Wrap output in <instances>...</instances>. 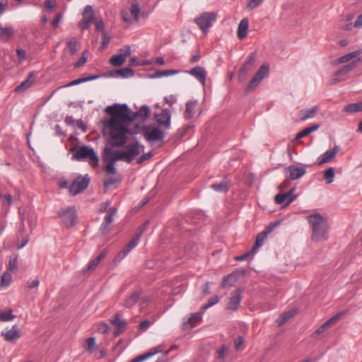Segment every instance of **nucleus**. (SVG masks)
Instances as JSON below:
<instances>
[{
  "label": "nucleus",
  "mask_w": 362,
  "mask_h": 362,
  "mask_svg": "<svg viewBox=\"0 0 362 362\" xmlns=\"http://www.w3.org/2000/svg\"><path fill=\"white\" fill-rule=\"evenodd\" d=\"M13 34V30L11 27H4L2 24H0V38L6 41Z\"/></svg>",
  "instance_id": "obj_35"
},
{
  "label": "nucleus",
  "mask_w": 362,
  "mask_h": 362,
  "mask_svg": "<svg viewBox=\"0 0 362 362\" xmlns=\"http://www.w3.org/2000/svg\"><path fill=\"white\" fill-rule=\"evenodd\" d=\"M279 222H272L270 223L265 228L264 230L258 233L256 237V240L252 246V251L253 253H255L257 250L262 247L265 240L267 239L268 235L273 230V229L279 225Z\"/></svg>",
  "instance_id": "obj_10"
},
{
  "label": "nucleus",
  "mask_w": 362,
  "mask_h": 362,
  "mask_svg": "<svg viewBox=\"0 0 362 362\" xmlns=\"http://www.w3.org/2000/svg\"><path fill=\"white\" fill-rule=\"evenodd\" d=\"M334 170L332 167L327 168L324 172V178L327 184H330L334 181Z\"/></svg>",
  "instance_id": "obj_41"
},
{
  "label": "nucleus",
  "mask_w": 362,
  "mask_h": 362,
  "mask_svg": "<svg viewBox=\"0 0 362 362\" xmlns=\"http://www.w3.org/2000/svg\"><path fill=\"white\" fill-rule=\"evenodd\" d=\"M140 11L141 9L139 3L136 1L133 2L131 5L130 13L134 17L135 23H137L139 20Z\"/></svg>",
  "instance_id": "obj_38"
},
{
  "label": "nucleus",
  "mask_w": 362,
  "mask_h": 362,
  "mask_svg": "<svg viewBox=\"0 0 362 362\" xmlns=\"http://www.w3.org/2000/svg\"><path fill=\"white\" fill-rule=\"evenodd\" d=\"M295 315V312L293 310H290L286 313H283L279 320H278V325H281L286 322L290 318H291Z\"/></svg>",
  "instance_id": "obj_42"
},
{
  "label": "nucleus",
  "mask_w": 362,
  "mask_h": 362,
  "mask_svg": "<svg viewBox=\"0 0 362 362\" xmlns=\"http://www.w3.org/2000/svg\"><path fill=\"white\" fill-rule=\"evenodd\" d=\"M157 123L165 129L170 127L171 112L168 109H163L161 112L155 115Z\"/></svg>",
  "instance_id": "obj_12"
},
{
  "label": "nucleus",
  "mask_w": 362,
  "mask_h": 362,
  "mask_svg": "<svg viewBox=\"0 0 362 362\" xmlns=\"http://www.w3.org/2000/svg\"><path fill=\"white\" fill-rule=\"evenodd\" d=\"M67 47H69L71 54H74L77 51V47H78V42L75 37L71 38L67 42H66Z\"/></svg>",
  "instance_id": "obj_49"
},
{
  "label": "nucleus",
  "mask_w": 362,
  "mask_h": 362,
  "mask_svg": "<svg viewBox=\"0 0 362 362\" xmlns=\"http://www.w3.org/2000/svg\"><path fill=\"white\" fill-rule=\"evenodd\" d=\"M218 301H219V297L218 296H214L209 300V301L206 304L204 305L201 308V310H203L204 311H205L208 308H211V306H213L215 304H216L217 303H218Z\"/></svg>",
  "instance_id": "obj_51"
},
{
  "label": "nucleus",
  "mask_w": 362,
  "mask_h": 362,
  "mask_svg": "<svg viewBox=\"0 0 362 362\" xmlns=\"http://www.w3.org/2000/svg\"><path fill=\"white\" fill-rule=\"evenodd\" d=\"M361 50H358L344 54L338 58L334 64H338L347 62L354 59V57H357L358 54H361Z\"/></svg>",
  "instance_id": "obj_33"
},
{
  "label": "nucleus",
  "mask_w": 362,
  "mask_h": 362,
  "mask_svg": "<svg viewBox=\"0 0 362 362\" xmlns=\"http://www.w3.org/2000/svg\"><path fill=\"white\" fill-rule=\"evenodd\" d=\"M125 61H126V59L120 54H117V55H113L110 59V63L113 66H120L125 62Z\"/></svg>",
  "instance_id": "obj_40"
},
{
  "label": "nucleus",
  "mask_w": 362,
  "mask_h": 362,
  "mask_svg": "<svg viewBox=\"0 0 362 362\" xmlns=\"http://www.w3.org/2000/svg\"><path fill=\"white\" fill-rule=\"evenodd\" d=\"M93 16L94 15L93 7L90 5L86 6L83 13V18L87 19V18H90V20L93 21Z\"/></svg>",
  "instance_id": "obj_50"
},
{
  "label": "nucleus",
  "mask_w": 362,
  "mask_h": 362,
  "mask_svg": "<svg viewBox=\"0 0 362 362\" xmlns=\"http://www.w3.org/2000/svg\"><path fill=\"white\" fill-rule=\"evenodd\" d=\"M285 172L288 175V179L295 180L303 177L305 174L306 170L304 168L291 165L285 169Z\"/></svg>",
  "instance_id": "obj_16"
},
{
  "label": "nucleus",
  "mask_w": 362,
  "mask_h": 362,
  "mask_svg": "<svg viewBox=\"0 0 362 362\" xmlns=\"http://www.w3.org/2000/svg\"><path fill=\"white\" fill-rule=\"evenodd\" d=\"M121 181L122 177L119 175L109 177L107 180H105L103 183L105 192H106L111 185L120 182Z\"/></svg>",
  "instance_id": "obj_39"
},
{
  "label": "nucleus",
  "mask_w": 362,
  "mask_h": 362,
  "mask_svg": "<svg viewBox=\"0 0 362 362\" xmlns=\"http://www.w3.org/2000/svg\"><path fill=\"white\" fill-rule=\"evenodd\" d=\"M319 128H320L319 124H313L310 127H308L304 129L303 130H302L301 132H298L296 136V139L298 140L305 136H308L310 133L317 130Z\"/></svg>",
  "instance_id": "obj_31"
},
{
  "label": "nucleus",
  "mask_w": 362,
  "mask_h": 362,
  "mask_svg": "<svg viewBox=\"0 0 362 362\" xmlns=\"http://www.w3.org/2000/svg\"><path fill=\"white\" fill-rule=\"evenodd\" d=\"M109 129L108 143L112 146L122 147L127 141L129 129L125 124H105Z\"/></svg>",
  "instance_id": "obj_2"
},
{
  "label": "nucleus",
  "mask_w": 362,
  "mask_h": 362,
  "mask_svg": "<svg viewBox=\"0 0 362 362\" xmlns=\"http://www.w3.org/2000/svg\"><path fill=\"white\" fill-rule=\"evenodd\" d=\"M148 358H150V354H148V353L147 352L144 354L135 357L134 358L132 359L129 362H142L143 361Z\"/></svg>",
  "instance_id": "obj_61"
},
{
  "label": "nucleus",
  "mask_w": 362,
  "mask_h": 362,
  "mask_svg": "<svg viewBox=\"0 0 362 362\" xmlns=\"http://www.w3.org/2000/svg\"><path fill=\"white\" fill-rule=\"evenodd\" d=\"M204 313V311L202 310L200 312L192 314L191 317L188 319L187 323L190 324L192 327H194L197 322L202 320Z\"/></svg>",
  "instance_id": "obj_37"
},
{
  "label": "nucleus",
  "mask_w": 362,
  "mask_h": 362,
  "mask_svg": "<svg viewBox=\"0 0 362 362\" xmlns=\"http://www.w3.org/2000/svg\"><path fill=\"white\" fill-rule=\"evenodd\" d=\"M269 73V67L267 65L263 64L259 67L257 73L255 74L252 79L248 83L245 88V94L249 93L251 90L255 88L261 81Z\"/></svg>",
  "instance_id": "obj_11"
},
{
  "label": "nucleus",
  "mask_w": 362,
  "mask_h": 362,
  "mask_svg": "<svg viewBox=\"0 0 362 362\" xmlns=\"http://www.w3.org/2000/svg\"><path fill=\"white\" fill-rule=\"evenodd\" d=\"M144 146H140L139 141H136L132 144L125 146V151H114L115 162L117 160H124L131 163L141 152L144 151Z\"/></svg>",
  "instance_id": "obj_5"
},
{
  "label": "nucleus",
  "mask_w": 362,
  "mask_h": 362,
  "mask_svg": "<svg viewBox=\"0 0 362 362\" xmlns=\"http://www.w3.org/2000/svg\"><path fill=\"white\" fill-rule=\"evenodd\" d=\"M216 16L217 13L215 12H204L194 19V22L204 33H206L216 21Z\"/></svg>",
  "instance_id": "obj_6"
},
{
  "label": "nucleus",
  "mask_w": 362,
  "mask_h": 362,
  "mask_svg": "<svg viewBox=\"0 0 362 362\" xmlns=\"http://www.w3.org/2000/svg\"><path fill=\"white\" fill-rule=\"evenodd\" d=\"M105 112L110 116V119L105 124H126L134 122V117H131V112L126 104H115L107 106Z\"/></svg>",
  "instance_id": "obj_1"
},
{
  "label": "nucleus",
  "mask_w": 362,
  "mask_h": 362,
  "mask_svg": "<svg viewBox=\"0 0 362 362\" xmlns=\"http://www.w3.org/2000/svg\"><path fill=\"white\" fill-rule=\"evenodd\" d=\"M62 14L61 13H58L56 14L54 19L52 22V25L53 28H57L59 26V24L62 21Z\"/></svg>",
  "instance_id": "obj_58"
},
{
  "label": "nucleus",
  "mask_w": 362,
  "mask_h": 362,
  "mask_svg": "<svg viewBox=\"0 0 362 362\" xmlns=\"http://www.w3.org/2000/svg\"><path fill=\"white\" fill-rule=\"evenodd\" d=\"M344 314H345V311H342V312L338 313L337 314H336L335 315H334L333 317L329 318L328 320H327L324 323L325 326L327 328H328L329 327L332 326L335 322H337L338 320H339Z\"/></svg>",
  "instance_id": "obj_43"
},
{
  "label": "nucleus",
  "mask_w": 362,
  "mask_h": 362,
  "mask_svg": "<svg viewBox=\"0 0 362 362\" xmlns=\"http://www.w3.org/2000/svg\"><path fill=\"white\" fill-rule=\"evenodd\" d=\"M189 74L194 76L203 86L205 85L206 71L201 66H195L187 71Z\"/></svg>",
  "instance_id": "obj_22"
},
{
  "label": "nucleus",
  "mask_w": 362,
  "mask_h": 362,
  "mask_svg": "<svg viewBox=\"0 0 362 362\" xmlns=\"http://www.w3.org/2000/svg\"><path fill=\"white\" fill-rule=\"evenodd\" d=\"M18 268V256L14 255L10 257L8 265L7 267L8 272H13Z\"/></svg>",
  "instance_id": "obj_45"
},
{
  "label": "nucleus",
  "mask_w": 362,
  "mask_h": 362,
  "mask_svg": "<svg viewBox=\"0 0 362 362\" xmlns=\"http://www.w3.org/2000/svg\"><path fill=\"white\" fill-rule=\"evenodd\" d=\"M245 339L242 336H238L234 342L235 348L237 351L241 350L243 348Z\"/></svg>",
  "instance_id": "obj_53"
},
{
  "label": "nucleus",
  "mask_w": 362,
  "mask_h": 362,
  "mask_svg": "<svg viewBox=\"0 0 362 362\" xmlns=\"http://www.w3.org/2000/svg\"><path fill=\"white\" fill-rule=\"evenodd\" d=\"M1 335L4 337V339L6 341L15 342L20 337L18 326L15 325L11 327V329L2 332Z\"/></svg>",
  "instance_id": "obj_21"
},
{
  "label": "nucleus",
  "mask_w": 362,
  "mask_h": 362,
  "mask_svg": "<svg viewBox=\"0 0 362 362\" xmlns=\"http://www.w3.org/2000/svg\"><path fill=\"white\" fill-rule=\"evenodd\" d=\"M361 62V58H358L356 60L351 62L349 64L344 65L339 70L335 73V76H338L342 74H346L356 68L358 63Z\"/></svg>",
  "instance_id": "obj_26"
},
{
  "label": "nucleus",
  "mask_w": 362,
  "mask_h": 362,
  "mask_svg": "<svg viewBox=\"0 0 362 362\" xmlns=\"http://www.w3.org/2000/svg\"><path fill=\"white\" fill-rule=\"evenodd\" d=\"M87 61V58L85 56V54L83 53L82 56L80 57V59L74 64V66L75 68H79L81 66H83Z\"/></svg>",
  "instance_id": "obj_62"
},
{
  "label": "nucleus",
  "mask_w": 362,
  "mask_h": 362,
  "mask_svg": "<svg viewBox=\"0 0 362 362\" xmlns=\"http://www.w3.org/2000/svg\"><path fill=\"white\" fill-rule=\"evenodd\" d=\"M71 152L73 153V160H88L91 167L97 168L98 166L99 158L93 148L88 146L74 147L71 148Z\"/></svg>",
  "instance_id": "obj_4"
},
{
  "label": "nucleus",
  "mask_w": 362,
  "mask_h": 362,
  "mask_svg": "<svg viewBox=\"0 0 362 362\" xmlns=\"http://www.w3.org/2000/svg\"><path fill=\"white\" fill-rule=\"evenodd\" d=\"M106 254L105 250L102 251L97 257L90 261L86 270L90 271L95 269L100 262L105 257Z\"/></svg>",
  "instance_id": "obj_32"
},
{
  "label": "nucleus",
  "mask_w": 362,
  "mask_h": 362,
  "mask_svg": "<svg viewBox=\"0 0 362 362\" xmlns=\"http://www.w3.org/2000/svg\"><path fill=\"white\" fill-rule=\"evenodd\" d=\"M33 73H30L25 81H23L20 85L16 86L15 90L16 92H21L28 89L33 83V81H31V78L33 77Z\"/></svg>",
  "instance_id": "obj_36"
},
{
  "label": "nucleus",
  "mask_w": 362,
  "mask_h": 362,
  "mask_svg": "<svg viewBox=\"0 0 362 362\" xmlns=\"http://www.w3.org/2000/svg\"><path fill=\"white\" fill-rule=\"evenodd\" d=\"M120 54L126 59L127 57L132 53L131 47L129 45L125 46L123 49H119Z\"/></svg>",
  "instance_id": "obj_59"
},
{
  "label": "nucleus",
  "mask_w": 362,
  "mask_h": 362,
  "mask_svg": "<svg viewBox=\"0 0 362 362\" xmlns=\"http://www.w3.org/2000/svg\"><path fill=\"white\" fill-rule=\"evenodd\" d=\"M308 221L312 228L313 240L318 242L328 238L327 221L320 214L308 216Z\"/></svg>",
  "instance_id": "obj_3"
},
{
  "label": "nucleus",
  "mask_w": 362,
  "mask_h": 362,
  "mask_svg": "<svg viewBox=\"0 0 362 362\" xmlns=\"http://www.w3.org/2000/svg\"><path fill=\"white\" fill-rule=\"evenodd\" d=\"M15 316L12 314V310L7 311H0V321L8 322L14 319Z\"/></svg>",
  "instance_id": "obj_46"
},
{
  "label": "nucleus",
  "mask_w": 362,
  "mask_h": 362,
  "mask_svg": "<svg viewBox=\"0 0 362 362\" xmlns=\"http://www.w3.org/2000/svg\"><path fill=\"white\" fill-rule=\"evenodd\" d=\"M249 27V20L247 18H243L238 27L237 36L238 39L243 40L246 37L247 35V30Z\"/></svg>",
  "instance_id": "obj_24"
},
{
  "label": "nucleus",
  "mask_w": 362,
  "mask_h": 362,
  "mask_svg": "<svg viewBox=\"0 0 362 362\" xmlns=\"http://www.w3.org/2000/svg\"><path fill=\"white\" fill-rule=\"evenodd\" d=\"M211 187L216 192H227L229 187V181L226 179H223L219 183H215L211 185Z\"/></svg>",
  "instance_id": "obj_28"
},
{
  "label": "nucleus",
  "mask_w": 362,
  "mask_h": 362,
  "mask_svg": "<svg viewBox=\"0 0 362 362\" xmlns=\"http://www.w3.org/2000/svg\"><path fill=\"white\" fill-rule=\"evenodd\" d=\"M120 316V313H116L110 319V322L117 327V331L115 333V335H119L127 325V322L125 320H121Z\"/></svg>",
  "instance_id": "obj_23"
},
{
  "label": "nucleus",
  "mask_w": 362,
  "mask_h": 362,
  "mask_svg": "<svg viewBox=\"0 0 362 362\" xmlns=\"http://www.w3.org/2000/svg\"><path fill=\"white\" fill-rule=\"evenodd\" d=\"M178 72H179V71L173 70V69L158 71L155 73L154 76L157 77V78H160V77H163V76H168L170 75H174L175 74H177Z\"/></svg>",
  "instance_id": "obj_48"
},
{
  "label": "nucleus",
  "mask_w": 362,
  "mask_h": 362,
  "mask_svg": "<svg viewBox=\"0 0 362 362\" xmlns=\"http://www.w3.org/2000/svg\"><path fill=\"white\" fill-rule=\"evenodd\" d=\"M153 156L152 153L151 152L144 153L142 156H141L136 160L137 163L141 164L145 160H147L150 159Z\"/></svg>",
  "instance_id": "obj_63"
},
{
  "label": "nucleus",
  "mask_w": 362,
  "mask_h": 362,
  "mask_svg": "<svg viewBox=\"0 0 362 362\" xmlns=\"http://www.w3.org/2000/svg\"><path fill=\"white\" fill-rule=\"evenodd\" d=\"M318 110L319 107L317 105H315L311 109L300 110L299 112L300 120L305 121L308 119L313 118L315 115Z\"/></svg>",
  "instance_id": "obj_25"
},
{
  "label": "nucleus",
  "mask_w": 362,
  "mask_h": 362,
  "mask_svg": "<svg viewBox=\"0 0 362 362\" xmlns=\"http://www.w3.org/2000/svg\"><path fill=\"white\" fill-rule=\"evenodd\" d=\"M117 214V209L112 207L108 210L107 214L104 218L103 223L100 227V230L103 234H105L107 232L108 226L112 223L113 218Z\"/></svg>",
  "instance_id": "obj_19"
},
{
  "label": "nucleus",
  "mask_w": 362,
  "mask_h": 362,
  "mask_svg": "<svg viewBox=\"0 0 362 362\" xmlns=\"http://www.w3.org/2000/svg\"><path fill=\"white\" fill-rule=\"evenodd\" d=\"M93 21L90 20V18H87V19L82 18L80 22L78 23V26L82 30H86L89 28L90 25L91 24Z\"/></svg>",
  "instance_id": "obj_54"
},
{
  "label": "nucleus",
  "mask_w": 362,
  "mask_h": 362,
  "mask_svg": "<svg viewBox=\"0 0 362 362\" xmlns=\"http://www.w3.org/2000/svg\"><path fill=\"white\" fill-rule=\"evenodd\" d=\"M262 1L263 0H250L247 5V8L250 10L254 9L258 7Z\"/></svg>",
  "instance_id": "obj_57"
},
{
  "label": "nucleus",
  "mask_w": 362,
  "mask_h": 362,
  "mask_svg": "<svg viewBox=\"0 0 362 362\" xmlns=\"http://www.w3.org/2000/svg\"><path fill=\"white\" fill-rule=\"evenodd\" d=\"M105 171L107 175H116L117 170L115 167V163H106Z\"/></svg>",
  "instance_id": "obj_55"
},
{
  "label": "nucleus",
  "mask_w": 362,
  "mask_h": 362,
  "mask_svg": "<svg viewBox=\"0 0 362 362\" xmlns=\"http://www.w3.org/2000/svg\"><path fill=\"white\" fill-rule=\"evenodd\" d=\"M98 331L103 334L107 333L110 331V327L106 323H100L98 326Z\"/></svg>",
  "instance_id": "obj_60"
},
{
  "label": "nucleus",
  "mask_w": 362,
  "mask_h": 362,
  "mask_svg": "<svg viewBox=\"0 0 362 362\" xmlns=\"http://www.w3.org/2000/svg\"><path fill=\"white\" fill-rule=\"evenodd\" d=\"M140 298V293L135 291L129 296L124 303V305L127 308H132L136 305Z\"/></svg>",
  "instance_id": "obj_29"
},
{
  "label": "nucleus",
  "mask_w": 362,
  "mask_h": 362,
  "mask_svg": "<svg viewBox=\"0 0 362 362\" xmlns=\"http://www.w3.org/2000/svg\"><path fill=\"white\" fill-rule=\"evenodd\" d=\"M115 73H117L119 76H122V78H129L133 76L134 74V71L129 67H124L121 69L116 70Z\"/></svg>",
  "instance_id": "obj_44"
},
{
  "label": "nucleus",
  "mask_w": 362,
  "mask_h": 362,
  "mask_svg": "<svg viewBox=\"0 0 362 362\" xmlns=\"http://www.w3.org/2000/svg\"><path fill=\"white\" fill-rule=\"evenodd\" d=\"M144 136L148 141H160L163 139L164 134L158 127H154L150 130L145 131Z\"/></svg>",
  "instance_id": "obj_18"
},
{
  "label": "nucleus",
  "mask_w": 362,
  "mask_h": 362,
  "mask_svg": "<svg viewBox=\"0 0 362 362\" xmlns=\"http://www.w3.org/2000/svg\"><path fill=\"white\" fill-rule=\"evenodd\" d=\"M90 177L88 175L78 176L75 180H74L69 187L70 194L72 196H76L81 193L88 187Z\"/></svg>",
  "instance_id": "obj_8"
},
{
  "label": "nucleus",
  "mask_w": 362,
  "mask_h": 362,
  "mask_svg": "<svg viewBox=\"0 0 362 362\" xmlns=\"http://www.w3.org/2000/svg\"><path fill=\"white\" fill-rule=\"evenodd\" d=\"M294 191L295 188L293 187L284 194H277L274 198L275 202L284 206L289 205L296 198V195H293Z\"/></svg>",
  "instance_id": "obj_14"
},
{
  "label": "nucleus",
  "mask_w": 362,
  "mask_h": 362,
  "mask_svg": "<svg viewBox=\"0 0 362 362\" xmlns=\"http://www.w3.org/2000/svg\"><path fill=\"white\" fill-rule=\"evenodd\" d=\"M237 280V276L232 273L223 277V281L221 284V286L223 288L225 287H231L234 285L235 282Z\"/></svg>",
  "instance_id": "obj_34"
},
{
  "label": "nucleus",
  "mask_w": 362,
  "mask_h": 362,
  "mask_svg": "<svg viewBox=\"0 0 362 362\" xmlns=\"http://www.w3.org/2000/svg\"><path fill=\"white\" fill-rule=\"evenodd\" d=\"M255 54L252 53L249 57L247 60L245 62V63L243 65V66L240 68L238 74V77L240 81H243L247 74L249 73L255 64Z\"/></svg>",
  "instance_id": "obj_17"
},
{
  "label": "nucleus",
  "mask_w": 362,
  "mask_h": 362,
  "mask_svg": "<svg viewBox=\"0 0 362 362\" xmlns=\"http://www.w3.org/2000/svg\"><path fill=\"white\" fill-rule=\"evenodd\" d=\"M102 158L105 163H115L114 151L110 147H105L103 149Z\"/></svg>",
  "instance_id": "obj_27"
},
{
  "label": "nucleus",
  "mask_w": 362,
  "mask_h": 362,
  "mask_svg": "<svg viewBox=\"0 0 362 362\" xmlns=\"http://www.w3.org/2000/svg\"><path fill=\"white\" fill-rule=\"evenodd\" d=\"M99 77H100L99 75H93V76H90L79 78L76 79V81L77 84L78 85V84H81L84 82L97 79Z\"/></svg>",
  "instance_id": "obj_56"
},
{
  "label": "nucleus",
  "mask_w": 362,
  "mask_h": 362,
  "mask_svg": "<svg viewBox=\"0 0 362 362\" xmlns=\"http://www.w3.org/2000/svg\"><path fill=\"white\" fill-rule=\"evenodd\" d=\"M150 108L147 105H142L140 109L134 112H131V117H134V122L139 120L144 122L149 117Z\"/></svg>",
  "instance_id": "obj_20"
},
{
  "label": "nucleus",
  "mask_w": 362,
  "mask_h": 362,
  "mask_svg": "<svg viewBox=\"0 0 362 362\" xmlns=\"http://www.w3.org/2000/svg\"><path fill=\"white\" fill-rule=\"evenodd\" d=\"M242 290L237 288L230 293V297L228 298L226 308L230 310H236L242 300Z\"/></svg>",
  "instance_id": "obj_13"
},
{
  "label": "nucleus",
  "mask_w": 362,
  "mask_h": 362,
  "mask_svg": "<svg viewBox=\"0 0 362 362\" xmlns=\"http://www.w3.org/2000/svg\"><path fill=\"white\" fill-rule=\"evenodd\" d=\"M57 214L66 227H71L76 222V211L74 206L61 209L57 211Z\"/></svg>",
  "instance_id": "obj_7"
},
{
  "label": "nucleus",
  "mask_w": 362,
  "mask_h": 362,
  "mask_svg": "<svg viewBox=\"0 0 362 362\" xmlns=\"http://www.w3.org/2000/svg\"><path fill=\"white\" fill-rule=\"evenodd\" d=\"M140 238V234H135L132 239L129 242V243L126 245L127 248L132 250L134 247H135L139 243Z\"/></svg>",
  "instance_id": "obj_52"
},
{
  "label": "nucleus",
  "mask_w": 362,
  "mask_h": 362,
  "mask_svg": "<svg viewBox=\"0 0 362 362\" xmlns=\"http://www.w3.org/2000/svg\"><path fill=\"white\" fill-rule=\"evenodd\" d=\"M11 281V274L9 272H4L1 277V286L2 287H7Z\"/></svg>",
  "instance_id": "obj_47"
},
{
  "label": "nucleus",
  "mask_w": 362,
  "mask_h": 362,
  "mask_svg": "<svg viewBox=\"0 0 362 362\" xmlns=\"http://www.w3.org/2000/svg\"><path fill=\"white\" fill-rule=\"evenodd\" d=\"M340 147L335 145L331 150H327L318 158V165H322L332 160L340 151Z\"/></svg>",
  "instance_id": "obj_15"
},
{
  "label": "nucleus",
  "mask_w": 362,
  "mask_h": 362,
  "mask_svg": "<svg viewBox=\"0 0 362 362\" xmlns=\"http://www.w3.org/2000/svg\"><path fill=\"white\" fill-rule=\"evenodd\" d=\"M202 113V109L199 105L198 100H189L185 103V109L183 112V117L186 120H189L197 116H200Z\"/></svg>",
  "instance_id": "obj_9"
},
{
  "label": "nucleus",
  "mask_w": 362,
  "mask_h": 362,
  "mask_svg": "<svg viewBox=\"0 0 362 362\" xmlns=\"http://www.w3.org/2000/svg\"><path fill=\"white\" fill-rule=\"evenodd\" d=\"M164 100L169 105H173L177 103V98L173 95H170L165 97Z\"/></svg>",
  "instance_id": "obj_64"
},
{
  "label": "nucleus",
  "mask_w": 362,
  "mask_h": 362,
  "mask_svg": "<svg viewBox=\"0 0 362 362\" xmlns=\"http://www.w3.org/2000/svg\"><path fill=\"white\" fill-rule=\"evenodd\" d=\"M344 111L351 114L362 112V102L349 103L344 107Z\"/></svg>",
  "instance_id": "obj_30"
}]
</instances>
